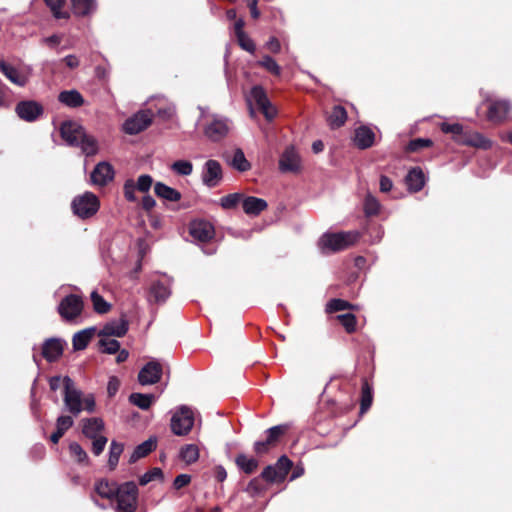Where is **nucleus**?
I'll list each match as a JSON object with an SVG mask.
<instances>
[{
  "label": "nucleus",
  "mask_w": 512,
  "mask_h": 512,
  "mask_svg": "<svg viewBox=\"0 0 512 512\" xmlns=\"http://www.w3.org/2000/svg\"><path fill=\"white\" fill-rule=\"evenodd\" d=\"M64 386V404L66 409L73 415L77 416L82 410L93 412L95 409V399L92 395L82 398V393L75 387L73 380L65 376L63 377Z\"/></svg>",
  "instance_id": "obj_2"
},
{
  "label": "nucleus",
  "mask_w": 512,
  "mask_h": 512,
  "mask_svg": "<svg viewBox=\"0 0 512 512\" xmlns=\"http://www.w3.org/2000/svg\"><path fill=\"white\" fill-rule=\"evenodd\" d=\"M191 477L187 474L178 475L173 482V486L175 489H181L182 487L188 485L190 483Z\"/></svg>",
  "instance_id": "obj_62"
},
{
  "label": "nucleus",
  "mask_w": 512,
  "mask_h": 512,
  "mask_svg": "<svg viewBox=\"0 0 512 512\" xmlns=\"http://www.w3.org/2000/svg\"><path fill=\"white\" fill-rule=\"evenodd\" d=\"M193 425V412L186 406H182L171 418V429L174 434L179 436L188 434Z\"/></svg>",
  "instance_id": "obj_10"
},
{
  "label": "nucleus",
  "mask_w": 512,
  "mask_h": 512,
  "mask_svg": "<svg viewBox=\"0 0 512 512\" xmlns=\"http://www.w3.org/2000/svg\"><path fill=\"white\" fill-rule=\"evenodd\" d=\"M154 192L158 197L170 202H177L181 199V193L178 190L162 182H157L155 184Z\"/></svg>",
  "instance_id": "obj_31"
},
{
  "label": "nucleus",
  "mask_w": 512,
  "mask_h": 512,
  "mask_svg": "<svg viewBox=\"0 0 512 512\" xmlns=\"http://www.w3.org/2000/svg\"><path fill=\"white\" fill-rule=\"evenodd\" d=\"M155 400L156 397L153 394L132 393L129 396L130 403L142 410L149 409Z\"/></svg>",
  "instance_id": "obj_37"
},
{
  "label": "nucleus",
  "mask_w": 512,
  "mask_h": 512,
  "mask_svg": "<svg viewBox=\"0 0 512 512\" xmlns=\"http://www.w3.org/2000/svg\"><path fill=\"white\" fill-rule=\"evenodd\" d=\"M60 135L67 145L79 147L86 156L98 152V142L86 133L84 127L75 121H65L60 125Z\"/></svg>",
  "instance_id": "obj_1"
},
{
  "label": "nucleus",
  "mask_w": 512,
  "mask_h": 512,
  "mask_svg": "<svg viewBox=\"0 0 512 512\" xmlns=\"http://www.w3.org/2000/svg\"><path fill=\"white\" fill-rule=\"evenodd\" d=\"M264 47L272 54H278L281 51V43L279 39L274 36L270 37Z\"/></svg>",
  "instance_id": "obj_61"
},
{
  "label": "nucleus",
  "mask_w": 512,
  "mask_h": 512,
  "mask_svg": "<svg viewBox=\"0 0 512 512\" xmlns=\"http://www.w3.org/2000/svg\"><path fill=\"white\" fill-rule=\"evenodd\" d=\"M138 488L134 482H126L120 485L115 496L117 500V512H135L137 509Z\"/></svg>",
  "instance_id": "obj_5"
},
{
  "label": "nucleus",
  "mask_w": 512,
  "mask_h": 512,
  "mask_svg": "<svg viewBox=\"0 0 512 512\" xmlns=\"http://www.w3.org/2000/svg\"><path fill=\"white\" fill-rule=\"evenodd\" d=\"M83 306V300L79 295L70 294L64 297L60 302L58 312L64 320L72 321L80 316Z\"/></svg>",
  "instance_id": "obj_11"
},
{
  "label": "nucleus",
  "mask_w": 512,
  "mask_h": 512,
  "mask_svg": "<svg viewBox=\"0 0 512 512\" xmlns=\"http://www.w3.org/2000/svg\"><path fill=\"white\" fill-rule=\"evenodd\" d=\"M171 294L170 283L168 280L153 281L149 287L147 300L150 303H163Z\"/></svg>",
  "instance_id": "obj_17"
},
{
  "label": "nucleus",
  "mask_w": 512,
  "mask_h": 512,
  "mask_svg": "<svg viewBox=\"0 0 512 512\" xmlns=\"http://www.w3.org/2000/svg\"><path fill=\"white\" fill-rule=\"evenodd\" d=\"M347 117L346 109L341 105H336L327 117V123L331 129H338L346 123Z\"/></svg>",
  "instance_id": "obj_29"
},
{
  "label": "nucleus",
  "mask_w": 512,
  "mask_h": 512,
  "mask_svg": "<svg viewBox=\"0 0 512 512\" xmlns=\"http://www.w3.org/2000/svg\"><path fill=\"white\" fill-rule=\"evenodd\" d=\"M405 182L409 191L419 192L425 185V175L420 167H414L409 170L405 177Z\"/></svg>",
  "instance_id": "obj_25"
},
{
  "label": "nucleus",
  "mask_w": 512,
  "mask_h": 512,
  "mask_svg": "<svg viewBox=\"0 0 512 512\" xmlns=\"http://www.w3.org/2000/svg\"><path fill=\"white\" fill-rule=\"evenodd\" d=\"M74 421L72 417L67 415H62L57 418L56 421V429L60 430L65 434V432L72 427Z\"/></svg>",
  "instance_id": "obj_59"
},
{
  "label": "nucleus",
  "mask_w": 512,
  "mask_h": 512,
  "mask_svg": "<svg viewBox=\"0 0 512 512\" xmlns=\"http://www.w3.org/2000/svg\"><path fill=\"white\" fill-rule=\"evenodd\" d=\"M171 170L178 175L188 176L193 172V164L188 160H177L171 165Z\"/></svg>",
  "instance_id": "obj_50"
},
{
  "label": "nucleus",
  "mask_w": 512,
  "mask_h": 512,
  "mask_svg": "<svg viewBox=\"0 0 512 512\" xmlns=\"http://www.w3.org/2000/svg\"><path fill=\"white\" fill-rule=\"evenodd\" d=\"M152 123V116L149 111H140L128 118L123 124V130L129 135L138 134L145 130Z\"/></svg>",
  "instance_id": "obj_13"
},
{
  "label": "nucleus",
  "mask_w": 512,
  "mask_h": 512,
  "mask_svg": "<svg viewBox=\"0 0 512 512\" xmlns=\"http://www.w3.org/2000/svg\"><path fill=\"white\" fill-rule=\"evenodd\" d=\"M82 432L88 438L100 436L99 433L104 429V423L100 418H88L82 420Z\"/></svg>",
  "instance_id": "obj_30"
},
{
  "label": "nucleus",
  "mask_w": 512,
  "mask_h": 512,
  "mask_svg": "<svg viewBox=\"0 0 512 512\" xmlns=\"http://www.w3.org/2000/svg\"><path fill=\"white\" fill-rule=\"evenodd\" d=\"M292 461L287 456H281L274 466H267L261 477L268 483H282L292 468Z\"/></svg>",
  "instance_id": "obj_7"
},
{
  "label": "nucleus",
  "mask_w": 512,
  "mask_h": 512,
  "mask_svg": "<svg viewBox=\"0 0 512 512\" xmlns=\"http://www.w3.org/2000/svg\"><path fill=\"white\" fill-rule=\"evenodd\" d=\"M223 178L222 167L216 160H208L205 162L202 171V182L209 188L217 187Z\"/></svg>",
  "instance_id": "obj_14"
},
{
  "label": "nucleus",
  "mask_w": 512,
  "mask_h": 512,
  "mask_svg": "<svg viewBox=\"0 0 512 512\" xmlns=\"http://www.w3.org/2000/svg\"><path fill=\"white\" fill-rule=\"evenodd\" d=\"M0 72L13 84L23 87L28 82V77L20 72L16 67L6 62L0 57Z\"/></svg>",
  "instance_id": "obj_20"
},
{
  "label": "nucleus",
  "mask_w": 512,
  "mask_h": 512,
  "mask_svg": "<svg viewBox=\"0 0 512 512\" xmlns=\"http://www.w3.org/2000/svg\"><path fill=\"white\" fill-rule=\"evenodd\" d=\"M512 105L505 99L487 100L486 118L489 122L499 125L508 119Z\"/></svg>",
  "instance_id": "obj_8"
},
{
  "label": "nucleus",
  "mask_w": 512,
  "mask_h": 512,
  "mask_svg": "<svg viewBox=\"0 0 512 512\" xmlns=\"http://www.w3.org/2000/svg\"><path fill=\"white\" fill-rule=\"evenodd\" d=\"M231 164L235 169L241 172L250 168V163L247 161L244 153L240 149L235 151Z\"/></svg>",
  "instance_id": "obj_51"
},
{
  "label": "nucleus",
  "mask_w": 512,
  "mask_h": 512,
  "mask_svg": "<svg viewBox=\"0 0 512 512\" xmlns=\"http://www.w3.org/2000/svg\"><path fill=\"white\" fill-rule=\"evenodd\" d=\"M338 322L344 327L345 331L349 334L354 333L357 328V318L352 313L338 315Z\"/></svg>",
  "instance_id": "obj_45"
},
{
  "label": "nucleus",
  "mask_w": 512,
  "mask_h": 512,
  "mask_svg": "<svg viewBox=\"0 0 512 512\" xmlns=\"http://www.w3.org/2000/svg\"><path fill=\"white\" fill-rule=\"evenodd\" d=\"M56 19H68L69 13L62 11L65 0H44Z\"/></svg>",
  "instance_id": "obj_46"
},
{
  "label": "nucleus",
  "mask_w": 512,
  "mask_h": 512,
  "mask_svg": "<svg viewBox=\"0 0 512 512\" xmlns=\"http://www.w3.org/2000/svg\"><path fill=\"white\" fill-rule=\"evenodd\" d=\"M204 135L213 142L226 138L233 128L230 118L220 114H208L204 116Z\"/></svg>",
  "instance_id": "obj_4"
},
{
  "label": "nucleus",
  "mask_w": 512,
  "mask_h": 512,
  "mask_svg": "<svg viewBox=\"0 0 512 512\" xmlns=\"http://www.w3.org/2000/svg\"><path fill=\"white\" fill-rule=\"evenodd\" d=\"M71 207L75 215L86 219L96 214L99 209V200L93 193L85 192L73 199Z\"/></svg>",
  "instance_id": "obj_6"
},
{
  "label": "nucleus",
  "mask_w": 512,
  "mask_h": 512,
  "mask_svg": "<svg viewBox=\"0 0 512 512\" xmlns=\"http://www.w3.org/2000/svg\"><path fill=\"white\" fill-rule=\"evenodd\" d=\"M300 160L293 148H287L279 161V168L282 172H296L299 170Z\"/></svg>",
  "instance_id": "obj_23"
},
{
  "label": "nucleus",
  "mask_w": 512,
  "mask_h": 512,
  "mask_svg": "<svg viewBox=\"0 0 512 512\" xmlns=\"http://www.w3.org/2000/svg\"><path fill=\"white\" fill-rule=\"evenodd\" d=\"M91 439L93 440L92 452L94 455L99 456L103 452L108 440L105 436H97Z\"/></svg>",
  "instance_id": "obj_58"
},
{
  "label": "nucleus",
  "mask_w": 512,
  "mask_h": 512,
  "mask_svg": "<svg viewBox=\"0 0 512 512\" xmlns=\"http://www.w3.org/2000/svg\"><path fill=\"white\" fill-rule=\"evenodd\" d=\"M156 448V440L155 439H148L138 445L133 453L130 456V462H136L138 459L143 458L147 456L150 452H152Z\"/></svg>",
  "instance_id": "obj_36"
},
{
  "label": "nucleus",
  "mask_w": 512,
  "mask_h": 512,
  "mask_svg": "<svg viewBox=\"0 0 512 512\" xmlns=\"http://www.w3.org/2000/svg\"><path fill=\"white\" fill-rule=\"evenodd\" d=\"M128 331V321L125 317H121L119 320L111 321L107 323L101 332L103 336H116L122 337Z\"/></svg>",
  "instance_id": "obj_26"
},
{
  "label": "nucleus",
  "mask_w": 512,
  "mask_h": 512,
  "mask_svg": "<svg viewBox=\"0 0 512 512\" xmlns=\"http://www.w3.org/2000/svg\"><path fill=\"white\" fill-rule=\"evenodd\" d=\"M44 108L41 103L34 100L20 101L15 106V113L17 116L26 121L34 122L42 116Z\"/></svg>",
  "instance_id": "obj_12"
},
{
  "label": "nucleus",
  "mask_w": 512,
  "mask_h": 512,
  "mask_svg": "<svg viewBox=\"0 0 512 512\" xmlns=\"http://www.w3.org/2000/svg\"><path fill=\"white\" fill-rule=\"evenodd\" d=\"M120 387V381L116 377H110L107 385V393L110 397L114 396Z\"/></svg>",
  "instance_id": "obj_63"
},
{
  "label": "nucleus",
  "mask_w": 512,
  "mask_h": 512,
  "mask_svg": "<svg viewBox=\"0 0 512 512\" xmlns=\"http://www.w3.org/2000/svg\"><path fill=\"white\" fill-rule=\"evenodd\" d=\"M119 488L120 485H118L116 482H110L107 479H101L95 483L94 490L97 495L103 499H113L116 496Z\"/></svg>",
  "instance_id": "obj_28"
},
{
  "label": "nucleus",
  "mask_w": 512,
  "mask_h": 512,
  "mask_svg": "<svg viewBox=\"0 0 512 512\" xmlns=\"http://www.w3.org/2000/svg\"><path fill=\"white\" fill-rule=\"evenodd\" d=\"M71 9L75 16H90L97 9L96 0H70Z\"/></svg>",
  "instance_id": "obj_27"
},
{
  "label": "nucleus",
  "mask_w": 512,
  "mask_h": 512,
  "mask_svg": "<svg viewBox=\"0 0 512 512\" xmlns=\"http://www.w3.org/2000/svg\"><path fill=\"white\" fill-rule=\"evenodd\" d=\"M460 138V145L471 146L480 149H490L492 147V141L486 138L479 132L471 130H465L463 136Z\"/></svg>",
  "instance_id": "obj_19"
},
{
  "label": "nucleus",
  "mask_w": 512,
  "mask_h": 512,
  "mask_svg": "<svg viewBox=\"0 0 512 512\" xmlns=\"http://www.w3.org/2000/svg\"><path fill=\"white\" fill-rule=\"evenodd\" d=\"M124 450V446L121 443H118L116 441H112L110 445V451H109V459H108V465L111 470H114L118 464L120 455L122 454Z\"/></svg>",
  "instance_id": "obj_43"
},
{
  "label": "nucleus",
  "mask_w": 512,
  "mask_h": 512,
  "mask_svg": "<svg viewBox=\"0 0 512 512\" xmlns=\"http://www.w3.org/2000/svg\"><path fill=\"white\" fill-rule=\"evenodd\" d=\"M163 366L158 361L148 362L139 372L138 381L141 385H152L160 381Z\"/></svg>",
  "instance_id": "obj_15"
},
{
  "label": "nucleus",
  "mask_w": 512,
  "mask_h": 512,
  "mask_svg": "<svg viewBox=\"0 0 512 512\" xmlns=\"http://www.w3.org/2000/svg\"><path fill=\"white\" fill-rule=\"evenodd\" d=\"M258 66L266 70L269 74L274 77H280L282 74V68L270 55L264 54L258 60Z\"/></svg>",
  "instance_id": "obj_35"
},
{
  "label": "nucleus",
  "mask_w": 512,
  "mask_h": 512,
  "mask_svg": "<svg viewBox=\"0 0 512 512\" xmlns=\"http://www.w3.org/2000/svg\"><path fill=\"white\" fill-rule=\"evenodd\" d=\"M123 189H124V196L128 201H130V202L136 201L135 190H137V186L133 179L126 180L124 183Z\"/></svg>",
  "instance_id": "obj_57"
},
{
  "label": "nucleus",
  "mask_w": 512,
  "mask_h": 512,
  "mask_svg": "<svg viewBox=\"0 0 512 512\" xmlns=\"http://www.w3.org/2000/svg\"><path fill=\"white\" fill-rule=\"evenodd\" d=\"M70 456L80 464H88V455L86 451L77 442H72L69 445Z\"/></svg>",
  "instance_id": "obj_47"
},
{
  "label": "nucleus",
  "mask_w": 512,
  "mask_h": 512,
  "mask_svg": "<svg viewBox=\"0 0 512 512\" xmlns=\"http://www.w3.org/2000/svg\"><path fill=\"white\" fill-rule=\"evenodd\" d=\"M379 184H380V191L384 192V193L389 192L393 187L392 180L385 175H381Z\"/></svg>",
  "instance_id": "obj_64"
},
{
  "label": "nucleus",
  "mask_w": 512,
  "mask_h": 512,
  "mask_svg": "<svg viewBox=\"0 0 512 512\" xmlns=\"http://www.w3.org/2000/svg\"><path fill=\"white\" fill-rule=\"evenodd\" d=\"M58 100L71 108L80 107L84 104V98L77 90L62 91L58 96Z\"/></svg>",
  "instance_id": "obj_33"
},
{
  "label": "nucleus",
  "mask_w": 512,
  "mask_h": 512,
  "mask_svg": "<svg viewBox=\"0 0 512 512\" xmlns=\"http://www.w3.org/2000/svg\"><path fill=\"white\" fill-rule=\"evenodd\" d=\"M180 458L186 464L195 463L199 459V448L195 444L184 445L180 449Z\"/></svg>",
  "instance_id": "obj_40"
},
{
  "label": "nucleus",
  "mask_w": 512,
  "mask_h": 512,
  "mask_svg": "<svg viewBox=\"0 0 512 512\" xmlns=\"http://www.w3.org/2000/svg\"><path fill=\"white\" fill-rule=\"evenodd\" d=\"M135 184L139 192L147 193L153 184V179L150 175L143 174L138 177L137 182H135Z\"/></svg>",
  "instance_id": "obj_56"
},
{
  "label": "nucleus",
  "mask_w": 512,
  "mask_h": 512,
  "mask_svg": "<svg viewBox=\"0 0 512 512\" xmlns=\"http://www.w3.org/2000/svg\"><path fill=\"white\" fill-rule=\"evenodd\" d=\"M94 329H85L73 336L72 344L75 350H83L87 347L93 336Z\"/></svg>",
  "instance_id": "obj_38"
},
{
  "label": "nucleus",
  "mask_w": 512,
  "mask_h": 512,
  "mask_svg": "<svg viewBox=\"0 0 512 512\" xmlns=\"http://www.w3.org/2000/svg\"><path fill=\"white\" fill-rule=\"evenodd\" d=\"M258 113L262 114L267 122H272L279 114V109L267 95L266 90L258 85Z\"/></svg>",
  "instance_id": "obj_16"
},
{
  "label": "nucleus",
  "mask_w": 512,
  "mask_h": 512,
  "mask_svg": "<svg viewBox=\"0 0 512 512\" xmlns=\"http://www.w3.org/2000/svg\"><path fill=\"white\" fill-rule=\"evenodd\" d=\"M235 461L238 468L246 474H251L256 469V461L244 454H239Z\"/></svg>",
  "instance_id": "obj_48"
},
{
  "label": "nucleus",
  "mask_w": 512,
  "mask_h": 512,
  "mask_svg": "<svg viewBox=\"0 0 512 512\" xmlns=\"http://www.w3.org/2000/svg\"><path fill=\"white\" fill-rule=\"evenodd\" d=\"M226 17L228 20L234 21V23L231 27V30H232L234 36L236 37L239 46L242 49L253 54L254 50H255V45H254L253 40L251 38H249L244 31L245 23H244L243 19L237 18V13L234 9L228 10L226 12Z\"/></svg>",
  "instance_id": "obj_9"
},
{
  "label": "nucleus",
  "mask_w": 512,
  "mask_h": 512,
  "mask_svg": "<svg viewBox=\"0 0 512 512\" xmlns=\"http://www.w3.org/2000/svg\"><path fill=\"white\" fill-rule=\"evenodd\" d=\"M190 235L198 241L206 242L213 238L214 228L212 224L207 221H194L190 225Z\"/></svg>",
  "instance_id": "obj_21"
},
{
  "label": "nucleus",
  "mask_w": 512,
  "mask_h": 512,
  "mask_svg": "<svg viewBox=\"0 0 512 512\" xmlns=\"http://www.w3.org/2000/svg\"><path fill=\"white\" fill-rule=\"evenodd\" d=\"M380 211L379 201L372 195H367L364 200V213L366 216H376Z\"/></svg>",
  "instance_id": "obj_49"
},
{
  "label": "nucleus",
  "mask_w": 512,
  "mask_h": 512,
  "mask_svg": "<svg viewBox=\"0 0 512 512\" xmlns=\"http://www.w3.org/2000/svg\"><path fill=\"white\" fill-rule=\"evenodd\" d=\"M373 403V387L368 380H362L361 398H360V414L366 413Z\"/></svg>",
  "instance_id": "obj_34"
},
{
  "label": "nucleus",
  "mask_w": 512,
  "mask_h": 512,
  "mask_svg": "<svg viewBox=\"0 0 512 512\" xmlns=\"http://www.w3.org/2000/svg\"><path fill=\"white\" fill-rule=\"evenodd\" d=\"M63 348V343L60 339L51 338L43 343L42 355L47 361L53 362L62 355Z\"/></svg>",
  "instance_id": "obj_24"
},
{
  "label": "nucleus",
  "mask_w": 512,
  "mask_h": 512,
  "mask_svg": "<svg viewBox=\"0 0 512 512\" xmlns=\"http://www.w3.org/2000/svg\"><path fill=\"white\" fill-rule=\"evenodd\" d=\"M240 204L247 215H256V197L245 196L243 193V200Z\"/></svg>",
  "instance_id": "obj_55"
},
{
  "label": "nucleus",
  "mask_w": 512,
  "mask_h": 512,
  "mask_svg": "<svg viewBox=\"0 0 512 512\" xmlns=\"http://www.w3.org/2000/svg\"><path fill=\"white\" fill-rule=\"evenodd\" d=\"M90 298L95 312L105 314L110 310L111 305L97 291H92Z\"/></svg>",
  "instance_id": "obj_44"
},
{
  "label": "nucleus",
  "mask_w": 512,
  "mask_h": 512,
  "mask_svg": "<svg viewBox=\"0 0 512 512\" xmlns=\"http://www.w3.org/2000/svg\"><path fill=\"white\" fill-rule=\"evenodd\" d=\"M440 129L445 134H452L453 140L458 144L460 143V138H462L461 136H463L464 131H465L461 124H458V123L449 124L446 122H443L440 125Z\"/></svg>",
  "instance_id": "obj_41"
},
{
  "label": "nucleus",
  "mask_w": 512,
  "mask_h": 512,
  "mask_svg": "<svg viewBox=\"0 0 512 512\" xmlns=\"http://www.w3.org/2000/svg\"><path fill=\"white\" fill-rule=\"evenodd\" d=\"M99 343L102 351L107 354H115L120 348L119 341L111 338H102Z\"/></svg>",
  "instance_id": "obj_53"
},
{
  "label": "nucleus",
  "mask_w": 512,
  "mask_h": 512,
  "mask_svg": "<svg viewBox=\"0 0 512 512\" xmlns=\"http://www.w3.org/2000/svg\"><path fill=\"white\" fill-rule=\"evenodd\" d=\"M374 142L375 133L369 127L362 125L355 130L354 143L359 149H368Z\"/></svg>",
  "instance_id": "obj_22"
},
{
  "label": "nucleus",
  "mask_w": 512,
  "mask_h": 512,
  "mask_svg": "<svg viewBox=\"0 0 512 512\" xmlns=\"http://www.w3.org/2000/svg\"><path fill=\"white\" fill-rule=\"evenodd\" d=\"M114 178V169L108 162L98 163L91 173V181L98 186H104Z\"/></svg>",
  "instance_id": "obj_18"
},
{
  "label": "nucleus",
  "mask_w": 512,
  "mask_h": 512,
  "mask_svg": "<svg viewBox=\"0 0 512 512\" xmlns=\"http://www.w3.org/2000/svg\"><path fill=\"white\" fill-rule=\"evenodd\" d=\"M285 429L281 426H274L266 430V438L263 441H258V453L264 452L269 446L274 445L279 437L284 433Z\"/></svg>",
  "instance_id": "obj_32"
},
{
  "label": "nucleus",
  "mask_w": 512,
  "mask_h": 512,
  "mask_svg": "<svg viewBox=\"0 0 512 512\" xmlns=\"http://www.w3.org/2000/svg\"><path fill=\"white\" fill-rule=\"evenodd\" d=\"M246 103L250 112V115L253 117L255 115V104H256V86H252L250 88L249 93L245 94Z\"/></svg>",
  "instance_id": "obj_60"
},
{
  "label": "nucleus",
  "mask_w": 512,
  "mask_h": 512,
  "mask_svg": "<svg viewBox=\"0 0 512 512\" xmlns=\"http://www.w3.org/2000/svg\"><path fill=\"white\" fill-rule=\"evenodd\" d=\"M241 200H243V193H231L221 197L219 200V205L223 210H232L240 205Z\"/></svg>",
  "instance_id": "obj_39"
},
{
  "label": "nucleus",
  "mask_w": 512,
  "mask_h": 512,
  "mask_svg": "<svg viewBox=\"0 0 512 512\" xmlns=\"http://www.w3.org/2000/svg\"><path fill=\"white\" fill-rule=\"evenodd\" d=\"M433 145V141L428 138H415L409 141L405 147L407 153L419 152L425 148H429Z\"/></svg>",
  "instance_id": "obj_42"
},
{
  "label": "nucleus",
  "mask_w": 512,
  "mask_h": 512,
  "mask_svg": "<svg viewBox=\"0 0 512 512\" xmlns=\"http://www.w3.org/2000/svg\"><path fill=\"white\" fill-rule=\"evenodd\" d=\"M358 231L325 233L319 239L318 245L322 252H338L345 250L360 239Z\"/></svg>",
  "instance_id": "obj_3"
},
{
  "label": "nucleus",
  "mask_w": 512,
  "mask_h": 512,
  "mask_svg": "<svg viewBox=\"0 0 512 512\" xmlns=\"http://www.w3.org/2000/svg\"><path fill=\"white\" fill-rule=\"evenodd\" d=\"M163 477V472L160 468H153L151 469L150 471L146 472L145 474H143L140 479H139V483L140 485L144 486V485H147L148 483H150L151 481H154V480H157V479H162Z\"/></svg>",
  "instance_id": "obj_54"
},
{
  "label": "nucleus",
  "mask_w": 512,
  "mask_h": 512,
  "mask_svg": "<svg viewBox=\"0 0 512 512\" xmlns=\"http://www.w3.org/2000/svg\"><path fill=\"white\" fill-rule=\"evenodd\" d=\"M352 308H353V305L350 302L343 300V299H338V298L331 299L327 304V311L330 313L343 311V310H347V309H352Z\"/></svg>",
  "instance_id": "obj_52"
}]
</instances>
